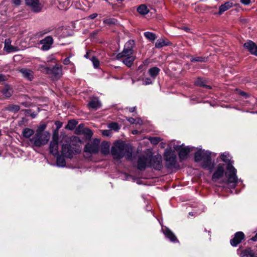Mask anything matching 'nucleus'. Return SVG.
Instances as JSON below:
<instances>
[{"mask_svg":"<svg viewBox=\"0 0 257 257\" xmlns=\"http://www.w3.org/2000/svg\"><path fill=\"white\" fill-rule=\"evenodd\" d=\"M22 104L24 105L26 107L28 106V105H27V103L26 102H23V103H22Z\"/></svg>","mask_w":257,"mask_h":257,"instance_id":"bf43d9fd","label":"nucleus"},{"mask_svg":"<svg viewBox=\"0 0 257 257\" xmlns=\"http://www.w3.org/2000/svg\"><path fill=\"white\" fill-rule=\"evenodd\" d=\"M126 109H128L129 111L131 112H133L134 111H135V109H136V107H126Z\"/></svg>","mask_w":257,"mask_h":257,"instance_id":"5fc2aeb1","label":"nucleus"},{"mask_svg":"<svg viewBox=\"0 0 257 257\" xmlns=\"http://www.w3.org/2000/svg\"><path fill=\"white\" fill-rule=\"evenodd\" d=\"M50 138V134L46 133L44 134H40L39 132L36 133L35 135L29 140V145L32 147L40 148L46 145Z\"/></svg>","mask_w":257,"mask_h":257,"instance_id":"39448f33","label":"nucleus"},{"mask_svg":"<svg viewBox=\"0 0 257 257\" xmlns=\"http://www.w3.org/2000/svg\"><path fill=\"white\" fill-rule=\"evenodd\" d=\"M79 153V151L75 150L70 145L63 144L62 146L61 153L62 155L68 158H72L74 153Z\"/></svg>","mask_w":257,"mask_h":257,"instance_id":"9b49d317","label":"nucleus"},{"mask_svg":"<svg viewBox=\"0 0 257 257\" xmlns=\"http://www.w3.org/2000/svg\"><path fill=\"white\" fill-rule=\"evenodd\" d=\"M240 2L244 5L247 6L250 4L251 0H240Z\"/></svg>","mask_w":257,"mask_h":257,"instance_id":"a18cd8bd","label":"nucleus"},{"mask_svg":"<svg viewBox=\"0 0 257 257\" xmlns=\"http://www.w3.org/2000/svg\"><path fill=\"white\" fill-rule=\"evenodd\" d=\"M108 127L111 130H113L115 131H118L120 128L118 124L116 122H112L110 123L108 125Z\"/></svg>","mask_w":257,"mask_h":257,"instance_id":"79ce46f5","label":"nucleus"},{"mask_svg":"<svg viewBox=\"0 0 257 257\" xmlns=\"http://www.w3.org/2000/svg\"><path fill=\"white\" fill-rule=\"evenodd\" d=\"M197 151L194 154V161L197 163H200V166L203 169H211L212 159L211 152L202 150L201 148H196Z\"/></svg>","mask_w":257,"mask_h":257,"instance_id":"7ed1b4c3","label":"nucleus"},{"mask_svg":"<svg viewBox=\"0 0 257 257\" xmlns=\"http://www.w3.org/2000/svg\"><path fill=\"white\" fill-rule=\"evenodd\" d=\"M111 155L114 160H119L126 156L128 160L133 159V148L131 146L126 144L122 141H117L112 147Z\"/></svg>","mask_w":257,"mask_h":257,"instance_id":"f03ea898","label":"nucleus"},{"mask_svg":"<svg viewBox=\"0 0 257 257\" xmlns=\"http://www.w3.org/2000/svg\"><path fill=\"white\" fill-rule=\"evenodd\" d=\"M224 174V166L223 165L219 164L216 170L215 171L212 176V180L216 182L219 179L222 177Z\"/></svg>","mask_w":257,"mask_h":257,"instance_id":"aec40b11","label":"nucleus"},{"mask_svg":"<svg viewBox=\"0 0 257 257\" xmlns=\"http://www.w3.org/2000/svg\"><path fill=\"white\" fill-rule=\"evenodd\" d=\"M46 127V125L45 124L40 125L38 127V128L36 130V133H38L39 132L40 134H44L46 133H49L47 131H44V130L45 129Z\"/></svg>","mask_w":257,"mask_h":257,"instance_id":"a19ab883","label":"nucleus"},{"mask_svg":"<svg viewBox=\"0 0 257 257\" xmlns=\"http://www.w3.org/2000/svg\"><path fill=\"white\" fill-rule=\"evenodd\" d=\"M149 161V155H142L139 157L138 161V168L140 170H145L148 167Z\"/></svg>","mask_w":257,"mask_h":257,"instance_id":"ddd939ff","label":"nucleus"},{"mask_svg":"<svg viewBox=\"0 0 257 257\" xmlns=\"http://www.w3.org/2000/svg\"><path fill=\"white\" fill-rule=\"evenodd\" d=\"M23 74V76L29 81H31L33 78V72L32 71L27 69H22L20 71Z\"/></svg>","mask_w":257,"mask_h":257,"instance_id":"4be33fe9","label":"nucleus"},{"mask_svg":"<svg viewBox=\"0 0 257 257\" xmlns=\"http://www.w3.org/2000/svg\"><path fill=\"white\" fill-rule=\"evenodd\" d=\"M205 83V80L201 78H198L195 82V84L197 86L203 87L208 89L211 88L210 86L206 85Z\"/></svg>","mask_w":257,"mask_h":257,"instance_id":"7c9ffc66","label":"nucleus"},{"mask_svg":"<svg viewBox=\"0 0 257 257\" xmlns=\"http://www.w3.org/2000/svg\"><path fill=\"white\" fill-rule=\"evenodd\" d=\"M137 11L140 15H145L149 12V10L145 5H141L138 8Z\"/></svg>","mask_w":257,"mask_h":257,"instance_id":"2f4dec72","label":"nucleus"},{"mask_svg":"<svg viewBox=\"0 0 257 257\" xmlns=\"http://www.w3.org/2000/svg\"><path fill=\"white\" fill-rule=\"evenodd\" d=\"M174 150L178 152V155L181 161L186 159L188 158V154L193 151L196 148L194 147L186 146L184 147V145H174Z\"/></svg>","mask_w":257,"mask_h":257,"instance_id":"0eeeda50","label":"nucleus"},{"mask_svg":"<svg viewBox=\"0 0 257 257\" xmlns=\"http://www.w3.org/2000/svg\"><path fill=\"white\" fill-rule=\"evenodd\" d=\"M53 43V40L52 37H46L40 41V44L42 45L41 49L44 51L48 50L51 48Z\"/></svg>","mask_w":257,"mask_h":257,"instance_id":"dca6fc26","label":"nucleus"},{"mask_svg":"<svg viewBox=\"0 0 257 257\" xmlns=\"http://www.w3.org/2000/svg\"><path fill=\"white\" fill-rule=\"evenodd\" d=\"M169 43L163 39H158L155 44V47L157 48H160L165 46L168 45Z\"/></svg>","mask_w":257,"mask_h":257,"instance_id":"c9c22d12","label":"nucleus"},{"mask_svg":"<svg viewBox=\"0 0 257 257\" xmlns=\"http://www.w3.org/2000/svg\"><path fill=\"white\" fill-rule=\"evenodd\" d=\"M55 125H56L57 128L59 130L62 126V123L59 121H56L55 122Z\"/></svg>","mask_w":257,"mask_h":257,"instance_id":"de8ad7c7","label":"nucleus"},{"mask_svg":"<svg viewBox=\"0 0 257 257\" xmlns=\"http://www.w3.org/2000/svg\"><path fill=\"white\" fill-rule=\"evenodd\" d=\"M116 20L114 19H108L103 21V23L107 25L115 24Z\"/></svg>","mask_w":257,"mask_h":257,"instance_id":"c03bdc74","label":"nucleus"},{"mask_svg":"<svg viewBox=\"0 0 257 257\" xmlns=\"http://www.w3.org/2000/svg\"><path fill=\"white\" fill-rule=\"evenodd\" d=\"M93 66L95 69H98L99 65H93Z\"/></svg>","mask_w":257,"mask_h":257,"instance_id":"13d9d810","label":"nucleus"},{"mask_svg":"<svg viewBox=\"0 0 257 257\" xmlns=\"http://www.w3.org/2000/svg\"><path fill=\"white\" fill-rule=\"evenodd\" d=\"M13 3L17 6H19L21 4L20 0H13Z\"/></svg>","mask_w":257,"mask_h":257,"instance_id":"603ef678","label":"nucleus"},{"mask_svg":"<svg viewBox=\"0 0 257 257\" xmlns=\"http://www.w3.org/2000/svg\"><path fill=\"white\" fill-rule=\"evenodd\" d=\"M137 133H138V131H137V130H135V131H133V134H137Z\"/></svg>","mask_w":257,"mask_h":257,"instance_id":"052dcab7","label":"nucleus"},{"mask_svg":"<svg viewBox=\"0 0 257 257\" xmlns=\"http://www.w3.org/2000/svg\"><path fill=\"white\" fill-rule=\"evenodd\" d=\"M144 36L149 41H154L157 38L156 35L150 32H146L144 33Z\"/></svg>","mask_w":257,"mask_h":257,"instance_id":"e433bc0d","label":"nucleus"},{"mask_svg":"<svg viewBox=\"0 0 257 257\" xmlns=\"http://www.w3.org/2000/svg\"><path fill=\"white\" fill-rule=\"evenodd\" d=\"M110 145L107 142H103L100 146L101 153L104 155H107L109 153Z\"/></svg>","mask_w":257,"mask_h":257,"instance_id":"a878e982","label":"nucleus"},{"mask_svg":"<svg viewBox=\"0 0 257 257\" xmlns=\"http://www.w3.org/2000/svg\"><path fill=\"white\" fill-rule=\"evenodd\" d=\"M190 61L192 63H205L207 62V58L200 56H194L191 57Z\"/></svg>","mask_w":257,"mask_h":257,"instance_id":"c756f323","label":"nucleus"},{"mask_svg":"<svg viewBox=\"0 0 257 257\" xmlns=\"http://www.w3.org/2000/svg\"><path fill=\"white\" fill-rule=\"evenodd\" d=\"M107 132V131H104L103 134L104 135H107L106 133Z\"/></svg>","mask_w":257,"mask_h":257,"instance_id":"680f3d73","label":"nucleus"},{"mask_svg":"<svg viewBox=\"0 0 257 257\" xmlns=\"http://www.w3.org/2000/svg\"><path fill=\"white\" fill-rule=\"evenodd\" d=\"M143 83L145 84V85H148V84H150L151 83H152V80L150 78H146L144 81H143Z\"/></svg>","mask_w":257,"mask_h":257,"instance_id":"49530a36","label":"nucleus"},{"mask_svg":"<svg viewBox=\"0 0 257 257\" xmlns=\"http://www.w3.org/2000/svg\"><path fill=\"white\" fill-rule=\"evenodd\" d=\"M71 58L70 56L68 57H67L66 58H65L64 60V62H63V64H69L71 63L70 61V58Z\"/></svg>","mask_w":257,"mask_h":257,"instance_id":"09e8293b","label":"nucleus"},{"mask_svg":"<svg viewBox=\"0 0 257 257\" xmlns=\"http://www.w3.org/2000/svg\"><path fill=\"white\" fill-rule=\"evenodd\" d=\"M84 129V125L83 124H80L75 130V133L77 135H82L83 131Z\"/></svg>","mask_w":257,"mask_h":257,"instance_id":"37998d69","label":"nucleus"},{"mask_svg":"<svg viewBox=\"0 0 257 257\" xmlns=\"http://www.w3.org/2000/svg\"><path fill=\"white\" fill-rule=\"evenodd\" d=\"M221 159L224 162L228 163L226 167V172H225V177L227 180L222 183L221 186L222 187H227L230 188H235L238 183L236 173V169L233 166V162L231 161V157L229 153L225 152L221 155Z\"/></svg>","mask_w":257,"mask_h":257,"instance_id":"f257e3e1","label":"nucleus"},{"mask_svg":"<svg viewBox=\"0 0 257 257\" xmlns=\"http://www.w3.org/2000/svg\"><path fill=\"white\" fill-rule=\"evenodd\" d=\"M237 253L240 257H257V253L248 248L244 250L237 249Z\"/></svg>","mask_w":257,"mask_h":257,"instance_id":"6ab92c4d","label":"nucleus"},{"mask_svg":"<svg viewBox=\"0 0 257 257\" xmlns=\"http://www.w3.org/2000/svg\"><path fill=\"white\" fill-rule=\"evenodd\" d=\"M124 0H117L118 2H123Z\"/></svg>","mask_w":257,"mask_h":257,"instance_id":"e2e57ef3","label":"nucleus"},{"mask_svg":"<svg viewBox=\"0 0 257 257\" xmlns=\"http://www.w3.org/2000/svg\"><path fill=\"white\" fill-rule=\"evenodd\" d=\"M2 92L6 97L9 98L13 93V89L10 85H6Z\"/></svg>","mask_w":257,"mask_h":257,"instance_id":"393cba45","label":"nucleus"},{"mask_svg":"<svg viewBox=\"0 0 257 257\" xmlns=\"http://www.w3.org/2000/svg\"><path fill=\"white\" fill-rule=\"evenodd\" d=\"M44 69L46 73L54 80L58 79L62 74L61 65H49V67H44Z\"/></svg>","mask_w":257,"mask_h":257,"instance_id":"6e6552de","label":"nucleus"},{"mask_svg":"<svg viewBox=\"0 0 257 257\" xmlns=\"http://www.w3.org/2000/svg\"><path fill=\"white\" fill-rule=\"evenodd\" d=\"M56 165L59 167H64L66 165V162L64 158L62 156H59L57 158Z\"/></svg>","mask_w":257,"mask_h":257,"instance_id":"72a5a7b5","label":"nucleus"},{"mask_svg":"<svg viewBox=\"0 0 257 257\" xmlns=\"http://www.w3.org/2000/svg\"><path fill=\"white\" fill-rule=\"evenodd\" d=\"M127 120L130 122L131 123L134 124H142V120H141L140 118L138 119H135L133 117H128L126 118Z\"/></svg>","mask_w":257,"mask_h":257,"instance_id":"58836bf2","label":"nucleus"},{"mask_svg":"<svg viewBox=\"0 0 257 257\" xmlns=\"http://www.w3.org/2000/svg\"><path fill=\"white\" fill-rule=\"evenodd\" d=\"M20 109V107L19 105L13 104L8 105L5 108L6 110L14 113L18 112Z\"/></svg>","mask_w":257,"mask_h":257,"instance_id":"bb28decb","label":"nucleus"},{"mask_svg":"<svg viewBox=\"0 0 257 257\" xmlns=\"http://www.w3.org/2000/svg\"><path fill=\"white\" fill-rule=\"evenodd\" d=\"M244 238V234L242 232H237L234 237L230 241V244L233 246H236Z\"/></svg>","mask_w":257,"mask_h":257,"instance_id":"f3484780","label":"nucleus"},{"mask_svg":"<svg viewBox=\"0 0 257 257\" xmlns=\"http://www.w3.org/2000/svg\"><path fill=\"white\" fill-rule=\"evenodd\" d=\"M239 94L244 96L245 97H247L248 96V94L246 93L241 91H239Z\"/></svg>","mask_w":257,"mask_h":257,"instance_id":"864d4df0","label":"nucleus"},{"mask_svg":"<svg viewBox=\"0 0 257 257\" xmlns=\"http://www.w3.org/2000/svg\"><path fill=\"white\" fill-rule=\"evenodd\" d=\"M49 151L51 154L54 156L58 155V136L54 135L52 140L50 142L49 146Z\"/></svg>","mask_w":257,"mask_h":257,"instance_id":"f8f14e48","label":"nucleus"},{"mask_svg":"<svg viewBox=\"0 0 257 257\" xmlns=\"http://www.w3.org/2000/svg\"><path fill=\"white\" fill-rule=\"evenodd\" d=\"M160 70L157 67H153L150 69L149 70V73L150 75L154 79L158 75Z\"/></svg>","mask_w":257,"mask_h":257,"instance_id":"473e14b6","label":"nucleus"},{"mask_svg":"<svg viewBox=\"0 0 257 257\" xmlns=\"http://www.w3.org/2000/svg\"><path fill=\"white\" fill-rule=\"evenodd\" d=\"M134 44V41H128L125 44L122 52L116 55V58L120 59L124 58L122 60V62L124 64H132L136 58L135 56L133 55Z\"/></svg>","mask_w":257,"mask_h":257,"instance_id":"20e7f679","label":"nucleus"},{"mask_svg":"<svg viewBox=\"0 0 257 257\" xmlns=\"http://www.w3.org/2000/svg\"><path fill=\"white\" fill-rule=\"evenodd\" d=\"M183 29L186 32H188L189 30V29L187 27H184Z\"/></svg>","mask_w":257,"mask_h":257,"instance_id":"6e6d98bb","label":"nucleus"},{"mask_svg":"<svg viewBox=\"0 0 257 257\" xmlns=\"http://www.w3.org/2000/svg\"><path fill=\"white\" fill-rule=\"evenodd\" d=\"M149 140L151 144L157 145L161 141V139L160 137H151Z\"/></svg>","mask_w":257,"mask_h":257,"instance_id":"ea45409f","label":"nucleus"},{"mask_svg":"<svg viewBox=\"0 0 257 257\" xmlns=\"http://www.w3.org/2000/svg\"><path fill=\"white\" fill-rule=\"evenodd\" d=\"M27 5L30 6L32 10L36 13L41 11V7L39 0H25Z\"/></svg>","mask_w":257,"mask_h":257,"instance_id":"4468645a","label":"nucleus"},{"mask_svg":"<svg viewBox=\"0 0 257 257\" xmlns=\"http://www.w3.org/2000/svg\"><path fill=\"white\" fill-rule=\"evenodd\" d=\"M34 133L35 131L34 130L28 127L24 128L22 132L23 137L26 139H29V140L35 135Z\"/></svg>","mask_w":257,"mask_h":257,"instance_id":"b1692460","label":"nucleus"},{"mask_svg":"<svg viewBox=\"0 0 257 257\" xmlns=\"http://www.w3.org/2000/svg\"><path fill=\"white\" fill-rule=\"evenodd\" d=\"M82 135L88 138H90L92 136L93 133L91 130L88 128H84Z\"/></svg>","mask_w":257,"mask_h":257,"instance_id":"4c0bfd02","label":"nucleus"},{"mask_svg":"<svg viewBox=\"0 0 257 257\" xmlns=\"http://www.w3.org/2000/svg\"><path fill=\"white\" fill-rule=\"evenodd\" d=\"M232 6V3L229 2H226L223 5H221L219 8V14L220 15L222 14L223 13L231 8Z\"/></svg>","mask_w":257,"mask_h":257,"instance_id":"cd10ccee","label":"nucleus"},{"mask_svg":"<svg viewBox=\"0 0 257 257\" xmlns=\"http://www.w3.org/2000/svg\"><path fill=\"white\" fill-rule=\"evenodd\" d=\"M166 161V166L168 168L174 167L177 163L176 155L174 151L171 149H166L164 154Z\"/></svg>","mask_w":257,"mask_h":257,"instance_id":"423d86ee","label":"nucleus"},{"mask_svg":"<svg viewBox=\"0 0 257 257\" xmlns=\"http://www.w3.org/2000/svg\"><path fill=\"white\" fill-rule=\"evenodd\" d=\"M6 80V77L3 74H0V82L5 81Z\"/></svg>","mask_w":257,"mask_h":257,"instance_id":"3c124183","label":"nucleus"},{"mask_svg":"<svg viewBox=\"0 0 257 257\" xmlns=\"http://www.w3.org/2000/svg\"><path fill=\"white\" fill-rule=\"evenodd\" d=\"M97 16V14L93 13L89 16V18L91 19H94Z\"/></svg>","mask_w":257,"mask_h":257,"instance_id":"8fccbe9b","label":"nucleus"},{"mask_svg":"<svg viewBox=\"0 0 257 257\" xmlns=\"http://www.w3.org/2000/svg\"><path fill=\"white\" fill-rule=\"evenodd\" d=\"M84 57L87 59H89L92 64H99V62L98 60L94 56V53L92 51H88L84 55Z\"/></svg>","mask_w":257,"mask_h":257,"instance_id":"5701e85b","label":"nucleus"},{"mask_svg":"<svg viewBox=\"0 0 257 257\" xmlns=\"http://www.w3.org/2000/svg\"><path fill=\"white\" fill-rule=\"evenodd\" d=\"M100 140L94 139L92 142L87 143L84 148V151L89 154H97L99 150Z\"/></svg>","mask_w":257,"mask_h":257,"instance_id":"9d476101","label":"nucleus"},{"mask_svg":"<svg viewBox=\"0 0 257 257\" xmlns=\"http://www.w3.org/2000/svg\"><path fill=\"white\" fill-rule=\"evenodd\" d=\"M243 47L251 54L257 56V46L253 41L248 40L243 44Z\"/></svg>","mask_w":257,"mask_h":257,"instance_id":"2eb2a0df","label":"nucleus"},{"mask_svg":"<svg viewBox=\"0 0 257 257\" xmlns=\"http://www.w3.org/2000/svg\"><path fill=\"white\" fill-rule=\"evenodd\" d=\"M162 231L165 237L170 239L172 242H178V240L175 234L172 231L166 226H162Z\"/></svg>","mask_w":257,"mask_h":257,"instance_id":"a211bd4d","label":"nucleus"},{"mask_svg":"<svg viewBox=\"0 0 257 257\" xmlns=\"http://www.w3.org/2000/svg\"><path fill=\"white\" fill-rule=\"evenodd\" d=\"M89 107L97 109L99 108L101 104L100 102L97 99H93L90 101L88 104Z\"/></svg>","mask_w":257,"mask_h":257,"instance_id":"c85d7f7f","label":"nucleus"},{"mask_svg":"<svg viewBox=\"0 0 257 257\" xmlns=\"http://www.w3.org/2000/svg\"><path fill=\"white\" fill-rule=\"evenodd\" d=\"M11 40L10 39H6L5 40L4 50L8 53H11L18 50L17 47L11 45Z\"/></svg>","mask_w":257,"mask_h":257,"instance_id":"412c9836","label":"nucleus"},{"mask_svg":"<svg viewBox=\"0 0 257 257\" xmlns=\"http://www.w3.org/2000/svg\"><path fill=\"white\" fill-rule=\"evenodd\" d=\"M51 62L52 63H56V64L57 63V61H56V60L55 59H53Z\"/></svg>","mask_w":257,"mask_h":257,"instance_id":"4d7b16f0","label":"nucleus"},{"mask_svg":"<svg viewBox=\"0 0 257 257\" xmlns=\"http://www.w3.org/2000/svg\"><path fill=\"white\" fill-rule=\"evenodd\" d=\"M77 124V122L75 120H70L68 121L67 125L65 126V128L69 130H73L75 128L76 125Z\"/></svg>","mask_w":257,"mask_h":257,"instance_id":"f704fd0d","label":"nucleus"},{"mask_svg":"<svg viewBox=\"0 0 257 257\" xmlns=\"http://www.w3.org/2000/svg\"><path fill=\"white\" fill-rule=\"evenodd\" d=\"M148 167H153L156 170H161L163 167L162 157L161 155L159 154L154 156L149 155V161Z\"/></svg>","mask_w":257,"mask_h":257,"instance_id":"1a4fd4ad","label":"nucleus"}]
</instances>
